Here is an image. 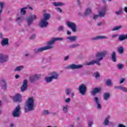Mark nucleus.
<instances>
[{"instance_id": "obj_1", "label": "nucleus", "mask_w": 127, "mask_h": 127, "mask_svg": "<svg viewBox=\"0 0 127 127\" xmlns=\"http://www.w3.org/2000/svg\"><path fill=\"white\" fill-rule=\"evenodd\" d=\"M63 38H53L50 41L47 42V46L39 49H36L34 50V52H35V53H39V52H42V51H44L45 50L52 49V48H54L53 44L55 43V41H57L58 40L61 41L63 40Z\"/></svg>"}, {"instance_id": "obj_2", "label": "nucleus", "mask_w": 127, "mask_h": 127, "mask_svg": "<svg viewBox=\"0 0 127 127\" xmlns=\"http://www.w3.org/2000/svg\"><path fill=\"white\" fill-rule=\"evenodd\" d=\"M35 100L33 97H30L28 98L25 104V112L28 113V112H31L34 110Z\"/></svg>"}, {"instance_id": "obj_3", "label": "nucleus", "mask_w": 127, "mask_h": 127, "mask_svg": "<svg viewBox=\"0 0 127 127\" xmlns=\"http://www.w3.org/2000/svg\"><path fill=\"white\" fill-rule=\"evenodd\" d=\"M106 54H108L107 51L97 53L96 55V58L98 61H101L103 60V59L106 56Z\"/></svg>"}, {"instance_id": "obj_4", "label": "nucleus", "mask_w": 127, "mask_h": 127, "mask_svg": "<svg viewBox=\"0 0 127 127\" xmlns=\"http://www.w3.org/2000/svg\"><path fill=\"white\" fill-rule=\"evenodd\" d=\"M108 9V6L104 5L102 8L98 11V15L99 17H104L106 15V12Z\"/></svg>"}, {"instance_id": "obj_5", "label": "nucleus", "mask_w": 127, "mask_h": 127, "mask_svg": "<svg viewBox=\"0 0 127 127\" xmlns=\"http://www.w3.org/2000/svg\"><path fill=\"white\" fill-rule=\"evenodd\" d=\"M13 116L14 118H18L20 116V106L18 105L13 111Z\"/></svg>"}, {"instance_id": "obj_6", "label": "nucleus", "mask_w": 127, "mask_h": 127, "mask_svg": "<svg viewBox=\"0 0 127 127\" xmlns=\"http://www.w3.org/2000/svg\"><path fill=\"white\" fill-rule=\"evenodd\" d=\"M36 19H37V15L36 14H33L31 15L27 20L28 25H31V24H32V22H33V20H35Z\"/></svg>"}, {"instance_id": "obj_7", "label": "nucleus", "mask_w": 127, "mask_h": 127, "mask_svg": "<svg viewBox=\"0 0 127 127\" xmlns=\"http://www.w3.org/2000/svg\"><path fill=\"white\" fill-rule=\"evenodd\" d=\"M66 25H67V26H68L70 28H71L73 32H76V24H75V23L68 21L66 22Z\"/></svg>"}, {"instance_id": "obj_8", "label": "nucleus", "mask_w": 127, "mask_h": 127, "mask_svg": "<svg viewBox=\"0 0 127 127\" xmlns=\"http://www.w3.org/2000/svg\"><path fill=\"white\" fill-rule=\"evenodd\" d=\"M82 67H83V65H81V64L78 65V64H72L67 66L66 68L67 69H72V70H74L75 69H80V68H82Z\"/></svg>"}, {"instance_id": "obj_9", "label": "nucleus", "mask_w": 127, "mask_h": 127, "mask_svg": "<svg viewBox=\"0 0 127 127\" xmlns=\"http://www.w3.org/2000/svg\"><path fill=\"white\" fill-rule=\"evenodd\" d=\"M49 76H50L53 79L58 80V79H59V73L55 71L50 72L49 73Z\"/></svg>"}, {"instance_id": "obj_10", "label": "nucleus", "mask_w": 127, "mask_h": 127, "mask_svg": "<svg viewBox=\"0 0 127 127\" xmlns=\"http://www.w3.org/2000/svg\"><path fill=\"white\" fill-rule=\"evenodd\" d=\"M79 93H80L81 95H85L86 91H87V87H86V86L84 84H81L79 87Z\"/></svg>"}, {"instance_id": "obj_11", "label": "nucleus", "mask_w": 127, "mask_h": 127, "mask_svg": "<svg viewBox=\"0 0 127 127\" xmlns=\"http://www.w3.org/2000/svg\"><path fill=\"white\" fill-rule=\"evenodd\" d=\"M94 101L96 104L97 109L98 110H101V109H102V104H101L99 98L97 97H95L94 98Z\"/></svg>"}, {"instance_id": "obj_12", "label": "nucleus", "mask_w": 127, "mask_h": 127, "mask_svg": "<svg viewBox=\"0 0 127 127\" xmlns=\"http://www.w3.org/2000/svg\"><path fill=\"white\" fill-rule=\"evenodd\" d=\"M27 80L25 79L23 80V84L21 87V92H24L26 89H27Z\"/></svg>"}, {"instance_id": "obj_13", "label": "nucleus", "mask_w": 127, "mask_h": 127, "mask_svg": "<svg viewBox=\"0 0 127 127\" xmlns=\"http://www.w3.org/2000/svg\"><path fill=\"white\" fill-rule=\"evenodd\" d=\"M39 25L40 27L42 28L46 27V26L48 25V22H47V20H45L44 19H42L39 23Z\"/></svg>"}, {"instance_id": "obj_14", "label": "nucleus", "mask_w": 127, "mask_h": 127, "mask_svg": "<svg viewBox=\"0 0 127 127\" xmlns=\"http://www.w3.org/2000/svg\"><path fill=\"white\" fill-rule=\"evenodd\" d=\"M7 55L2 54H0V63H3V62H5V61H7Z\"/></svg>"}, {"instance_id": "obj_15", "label": "nucleus", "mask_w": 127, "mask_h": 127, "mask_svg": "<svg viewBox=\"0 0 127 127\" xmlns=\"http://www.w3.org/2000/svg\"><path fill=\"white\" fill-rule=\"evenodd\" d=\"M21 95L17 93L13 96V100L14 102H21Z\"/></svg>"}, {"instance_id": "obj_16", "label": "nucleus", "mask_w": 127, "mask_h": 127, "mask_svg": "<svg viewBox=\"0 0 127 127\" xmlns=\"http://www.w3.org/2000/svg\"><path fill=\"white\" fill-rule=\"evenodd\" d=\"M101 90L102 89L101 88V87H99V88L96 87L91 91V94L93 96H95L96 94L98 93H100Z\"/></svg>"}, {"instance_id": "obj_17", "label": "nucleus", "mask_w": 127, "mask_h": 127, "mask_svg": "<svg viewBox=\"0 0 127 127\" xmlns=\"http://www.w3.org/2000/svg\"><path fill=\"white\" fill-rule=\"evenodd\" d=\"M97 64V65H98V66L101 65V63H100V62L97 61H92L90 62L89 63H85V65H87L88 66L90 65H94V64Z\"/></svg>"}, {"instance_id": "obj_18", "label": "nucleus", "mask_w": 127, "mask_h": 127, "mask_svg": "<svg viewBox=\"0 0 127 127\" xmlns=\"http://www.w3.org/2000/svg\"><path fill=\"white\" fill-rule=\"evenodd\" d=\"M92 40H100L101 39H108V37L105 36H98L92 38Z\"/></svg>"}, {"instance_id": "obj_19", "label": "nucleus", "mask_w": 127, "mask_h": 127, "mask_svg": "<svg viewBox=\"0 0 127 127\" xmlns=\"http://www.w3.org/2000/svg\"><path fill=\"white\" fill-rule=\"evenodd\" d=\"M23 21V19L22 18V16L17 17L16 19V22L18 25H21V23H22Z\"/></svg>"}, {"instance_id": "obj_20", "label": "nucleus", "mask_w": 127, "mask_h": 127, "mask_svg": "<svg viewBox=\"0 0 127 127\" xmlns=\"http://www.w3.org/2000/svg\"><path fill=\"white\" fill-rule=\"evenodd\" d=\"M65 3L62 2H53V5L54 6H63V5H64Z\"/></svg>"}, {"instance_id": "obj_21", "label": "nucleus", "mask_w": 127, "mask_h": 127, "mask_svg": "<svg viewBox=\"0 0 127 127\" xmlns=\"http://www.w3.org/2000/svg\"><path fill=\"white\" fill-rule=\"evenodd\" d=\"M69 109V106L68 105H64L62 107L63 112L64 114H67L68 110Z\"/></svg>"}, {"instance_id": "obj_22", "label": "nucleus", "mask_w": 127, "mask_h": 127, "mask_svg": "<svg viewBox=\"0 0 127 127\" xmlns=\"http://www.w3.org/2000/svg\"><path fill=\"white\" fill-rule=\"evenodd\" d=\"M39 77H40V75L38 74H35V75L30 76V81H31V82H34V81H35V80L38 79Z\"/></svg>"}, {"instance_id": "obj_23", "label": "nucleus", "mask_w": 127, "mask_h": 127, "mask_svg": "<svg viewBox=\"0 0 127 127\" xmlns=\"http://www.w3.org/2000/svg\"><path fill=\"white\" fill-rule=\"evenodd\" d=\"M110 119H111V116L108 115L104 120L103 123L104 126H108V125H109V123H110Z\"/></svg>"}, {"instance_id": "obj_24", "label": "nucleus", "mask_w": 127, "mask_h": 127, "mask_svg": "<svg viewBox=\"0 0 127 127\" xmlns=\"http://www.w3.org/2000/svg\"><path fill=\"white\" fill-rule=\"evenodd\" d=\"M90 13H92V9H91L90 7H88L85 10L84 15L85 16L89 15Z\"/></svg>"}, {"instance_id": "obj_25", "label": "nucleus", "mask_w": 127, "mask_h": 127, "mask_svg": "<svg viewBox=\"0 0 127 127\" xmlns=\"http://www.w3.org/2000/svg\"><path fill=\"white\" fill-rule=\"evenodd\" d=\"M111 97V94L110 93H105L104 94V99L105 101H108L109 98Z\"/></svg>"}, {"instance_id": "obj_26", "label": "nucleus", "mask_w": 127, "mask_h": 127, "mask_svg": "<svg viewBox=\"0 0 127 127\" xmlns=\"http://www.w3.org/2000/svg\"><path fill=\"white\" fill-rule=\"evenodd\" d=\"M7 44H8V39H3L1 42L2 46H5V45H7Z\"/></svg>"}, {"instance_id": "obj_27", "label": "nucleus", "mask_w": 127, "mask_h": 127, "mask_svg": "<svg viewBox=\"0 0 127 127\" xmlns=\"http://www.w3.org/2000/svg\"><path fill=\"white\" fill-rule=\"evenodd\" d=\"M50 14L44 13L43 19H45V20L48 21L50 18Z\"/></svg>"}, {"instance_id": "obj_28", "label": "nucleus", "mask_w": 127, "mask_h": 127, "mask_svg": "<svg viewBox=\"0 0 127 127\" xmlns=\"http://www.w3.org/2000/svg\"><path fill=\"white\" fill-rule=\"evenodd\" d=\"M112 58L113 62H117V55L116 54V52H112Z\"/></svg>"}, {"instance_id": "obj_29", "label": "nucleus", "mask_w": 127, "mask_h": 127, "mask_svg": "<svg viewBox=\"0 0 127 127\" xmlns=\"http://www.w3.org/2000/svg\"><path fill=\"white\" fill-rule=\"evenodd\" d=\"M77 37L76 36H70V37H67V39H68V40H69V41H75L76 40V39H77Z\"/></svg>"}, {"instance_id": "obj_30", "label": "nucleus", "mask_w": 127, "mask_h": 127, "mask_svg": "<svg viewBox=\"0 0 127 127\" xmlns=\"http://www.w3.org/2000/svg\"><path fill=\"white\" fill-rule=\"evenodd\" d=\"M116 89H119V90H121V91H123V92H127V89L126 87H122V86H116L115 87Z\"/></svg>"}, {"instance_id": "obj_31", "label": "nucleus", "mask_w": 127, "mask_h": 127, "mask_svg": "<svg viewBox=\"0 0 127 127\" xmlns=\"http://www.w3.org/2000/svg\"><path fill=\"white\" fill-rule=\"evenodd\" d=\"M52 80H53V79L51 76H46L45 77V81L46 83H51V82H52Z\"/></svg>"}, {"instance_id": "obj_32", "label": "nucleus", "mask_w": 127, "mask_h": 127, "mask_svg": "<svg viewBox=\"0 0 127 127\" xmlns=\"http://www.w3.org/2000/svg\"><path fill=\"white\" fill-rule=\"evenodd\" d=\"M118 51L120 54L124 53V48L123 47H119L118 48Z\"/></svg>"}, {"instance_id": "obj_33", "label": "nucleus", "mask_w": 127, "mask_h": 127, "mask_svg": "<svg viewBox=\"0 0 127 127\" xmlns=\"http://www.w3.org/2000/svg\"><path fill=\"white\" fill-rule=\"evenodd\" d=\"M106 85L109 87L113 86V83L112 82V80H111V79H107L106 81Z\"/></svg>"}, {"instance_id": "obj_34", "label": "nucleus", "mask_w": 127, "mask_h": 127, "mask_svg": "<svg viewBox=\"0 0 127 127\" xmlns=\"http://www.w3.org/2000/svg\"><path fill=\"white\" fill-rule=\"evenodd\" d=\"M25 9H27V7H25L21 9L20 13L21 14H25L26 11Z\"/></svg>"}, {"instance_id": "obj_35", "label": "nucleus", "mask_w": 127, "mask_h": 127, "mask_svg": "<svg viewBox=\"0 0 127 127\" xmlns=\"http://www.w3.org/2000/svg\"><path fill=\"white\" fill-rule=\"evenodd\" d=\"M24 67L22 65L17 66L14 69V71H21L23 69Z\"/></svg>"}, {"instance_id": "obj_36", "label": "nucleus", "mask_w": 127, "mask_h": 127, "mask_svg": "<svg viewBox=\"0 0 127 127\" xmlns=\"http://www.w3.org/2000/svg\"><path fill=\"white\" fill-rule=\"evenodd\" d=\"M125 39H126L125 35H121L119 36V40H120V41H123V40H125Z\"/></svg>"}, {"instance_id": "obj_37", "label": "nucleus", "mask_w": 127, "mask_h": 127, "mask_svg": "<svg viewBox=\"0 0 127 127\" xmlns=\"http://www.w3.org/2000/svg\"><path fill=\"white\" fill-rule=\"evenodd\" d=\"M122 26H117L116 27H114L113 29L112 30L113 31L119 30V29H121L122 28Z\"/></svg>"}, {"instance_id": "obj_38", "label": "nucleus", "mask_w": 127, "mask_h": 127, "mask_svg": "<svg viewBox=\"0 0 127 127\" xmlns=\"http://www.w3.org/2000/svg\"><path fill=\"white\" fill-rule=\"evenodd\" d=\"M115 13L117 14V15H121V14L123 13V9L120 8L119 11H116Z\"/></svg>"}, {"instance_id": "obj_39", "label": "nucleus", "mask_w": 127, "mask_h": 127, "mask_svg": "<svg viewBox=\"0 0 127 127\" xmlns=\"http://www.w3.org/2000/svg\"><path fill=\"white\" fill-rule=\"evenodd\" d=\"M79 46V44H73L72 45H70L69 46L70 48H76V47H78Z\"/></svg>"}, {"instance_id": "obj_40", "label": "nucleus", "mask_w": 127, "mask_h": 127, "mask_svg": "<svg viewBox=\"0 0 127 127\" xmlns=\"http://www.w3.org/2000/svg\"><path fill=\"white\" fill-rule=\"evenodd\" d=\"M2 83L3 84V85L2 86V89H3V90H6V83H5V81H2Z\"/></svg>"}, {"instance_id": "obj_41", "label": "nucleus", "mask_w": 127, "mask_h": 127, "mask_svg": "<svg viewBox=\"0 0 127 127\" xmlns=\"http://www.w3.org/2000/svg\"><path fill=\"white\" fill-rule=\"evenodd\" d=\"M99 17H100L99 14L98 15V14H93V15L92 16V18L94 20H96V19H98V18H99Z\"/></svg>"}, {"instance_id": "obj_42", "label": "nucleus", "mask_w": 127, "mask_h": 127, "mask_svg": "<svg viewBox=\"0 0 127 127\" xmlns=\"http://www.w3.org/2000/svg\"><path fill=\"white\" fill-rule=\"evenodd\" d=\"M4 7V2H0V9H3Z\"/></svg>"}, {"instance_id": "obj_43", "label": "nucleus", "mask_w": 127, "mask_h": 127, "mask_svg": "<svg viewBox=\"0 0 127 127\" xmlns=\"http://www.w3.org/2000/svg\"><path fill=\"white\" fill-rule=\"evenodd\" d=\"M71 92H72V89L70 88H67L66 89V93L67 95H70V94L71 93Z\"/></svg>"}, {"instance_id": "obj_44", "label": "nucleus", "mask_w": 127, "mask_h": 127, "mask_svg": "<svg viewBox=\"0 0 127 127\" xmlns=\"http://www.w3.org/2000/svg\"><path fill=\"white\" fill-rule=\"evenodd\" d=\"M55 9L58 12H60L61 13L63 11L62 9L60 7H56Z\"/></svg>"}, {"instance_id": "obj_45", "label": "nucleus", "mask_w": 127, "mask_h": 127, "mask_svg": "<svg viewBox=\"0 0 127 127\" xmlns=\"http://www.w3.org/2000/svg\"><path fill=\"white\" fill-rule=\"evenodd\" d=\"M94 77H95V78H99L100 73H99L98 72H96L94 73Z\"/></svg>"}, {"instance_id": "obj_46", "label": "nucleus", "mask_w": 127, "mask_h": 127, "mask_svg": "<svg viewBox=\"0 0 127 127\" xmlns=\"http://www.w3.org/2000/svg\"><path fill=\"white\" fill-rule=\"evenodd\" d=\"M43 114L44 115H49V111H48V110H43Z\"/></svg>"}, {"instance_id": "obj_47", "label": "nucleus", "mask_w": 127, "mask_h": 127, "mask_svg": "<svg viewBox=\"0 0 127 127\" xmlns=\"http://www.w3.org/2000/svg\"><path fill=\"white\" fill-rule=\"evenodd\" d=\"M118 66V67L119 68V69H122V68H123V67H124V64H119L117 65Z\"/></svg>"}, {"instance_id": "obj_48", "label": "nucleus", "mask_w": 127, "mask_h": 127, "mask_svg": "<svg viewBox=\"0 0 127 127\" xmlns=\"http://www.w3.org/2000/svg\"><path fill=\"white\" fill-rule=\"evenodd\" d=\"M64 102H65V103H69V102H71V99L70 98H67L66 99H65V100H64Z\"/></svg>"}, {"instance_id": "obj_49", "label": "nucleus", "mask_w": 127, "mask_h": 127, "mask_svg": "<svg viewBox=\"0 0 127 127\" xmlns=\"http://www.w3.org/2000/svg\"><path fill=\"white\" fill-rule=\"evenodd\" d=\"M93 121H90L88 122V127H92V125H93Z\"/></svg>"}, {"instance_id": "obj_50", "label": "nucleus", "mask_w": 127, "mask_h": 127, "mask_svg": "<svg viewBox=\"0 0 127 127\" xmlns=\"http://www.w3.org/2000/svg\"><path fill=\"white\" fill-rule=\"evenodd\" d=\"M118 127H127L124 124H120L118 125Z\"/></svg>"}, {"instance_id": "obj_51", "label": "nucleus", "mask_w": 127, "mask_h": 127, "mask_svg": "<svg viewBox=\"0 0 127 127\" xmlns=\"http://www.w3.org/2000/svg\"><path fill=\"white\" fill-rule=\"evenodd\" d=\"M125 78H122V79L120 80V84H123V83L124 82H125Z\"/></svg>"}, {"instance_id": "obj_52", "label": "nucleus", "mask_w": 127, "mask_h": 127, "mask_svg": "<svg viewBox=\"0 0 127 127\" xmlns=\"http://www.w3.org/2000/svg\"><path fill=\"white\" fill-rule=\"evenodd\" d=\"M64 27L63 26H60L59 27V30H63Z\"/></svg>"}, {"instance_id": "obj_53", "label": "nucleus", "mask_w": 127, "mask_h": 127, "mask_svg": "<svg viewBox=\"0 0 127 127\" xmlns=\"http://www.w3.org/2000/svg\"><path fill=\"white\" fill-rule=\"evenodd\" d=\"M24 55L26 57H28V56H29V54L27 53V52H25Z\"/></svg>"}, {"instance_id": "obj_54", "label": "nucleus", "mask_w": 127, "mask_h": 127, "mask_svg": "<svg viewBox=\"0 0 127 127\" xmlns=\"http://www.w3.org/2000/svg\"><path fill=\"white\" fill-rule=\"evenodd\" d=\"M69 59V56H66L64 58V61H67V60H68Z\"/></svg>"}, {"instance_id": "obj_55", "label": "nucleus", "mask_w": 127, "mask_h": 127, "mask_svg": "<svg viewBox=\"0 0 127 127\" xmlns=\"http://www.w3.org/2000/svg\"><path fill=\"white\" fill-rule=\"evenodd\" d=\"M102 24H103V23L102 22H100L97 23V25H98V26H101V25H102Z\"/></svg>"}, {"instance_id": "obj_56", "label": "nucleus", "mask_w": 127, "mask_h": 127, "mask_svg": "<svg viewBox=\"0 0 127 127\" xmlns=\"http://www.w3.org/2000/svg\"><path fill=\"white\" fill-rule=\"evenodd\" d=\"M71 32L69 31L68 30L67 31V35H71Z\"/></svg>"}, {"instance_id": "obj_57", "label": "nucleus", "mask_w": 127, "mask_h": 127, "mask_svg": "<svg viewBox=\"0 0 127 127\" xmlns=\"http://www.w3.org/2000/svg\"><path fill=\"white\" fill-rule=\"evenodd\" d=\"M15 77L16 79H18V78H19V75L16 74V75L15 76Z\"/></svg>"}, {"instance_id": "obj_58", "label": "nucleus", "mask_w": 127, "mask_h": 127, "mask_svg": "<svg viewBox=\"0 0 127 127\" xmlns=\"http://www.w3.org/2000/svg\"><path fill=\"white\" fill-rule=\"evenodd\" d=\"M35 37V35H33L31 37L30 39H33Z\"/></svg>"}, {"instance_id": "obj_59", "label": "nucleus", "mask_w": 127, "mask_h": 127, "mask_svg": "<svg viewBox=\"0 0 127 127\" xmlns=\"http://www.w3.org/2000/svg\"><path fill=\"white\" fill-rule=\"evenodd\" d=\"M118 36V35H112V37L113 38H115V37H117Z\"/></svg>"}, {"instance_id": "obj_60", "label": "nucleus", "mask_w": 127, "mask_h": 127, "mask_svg": "<svg viewBox=\"0 0 127 127\" xmlns=\"http://www.w3.org/2000/svg\"><path fill=\"white\" fill-rule=\"evenodd\" d=\"M124 10L127 13V7H125L124 8Z\"/></svg>"}, {"instance_id": "obj_61", "label": "nucleus", "mask_w": 127, "mask_h": 127, "mask_svg": "<svg viewBox=\"0 0 127 127\" xmlns=\"http://www.w3.org/2000/svg\"><path fill=\"white\" fill-rule=\"evenodd\" d=\"M78 127H83V126L81 124H79Z\"/></svg>"}, {"instance_id": "obj_62", "label": "nucleus", "mask_w": 127, "mask_h": 127, "mask_svg": "<svg viewBox=\"0 0 127 127\" xmlns=\"http://www.w3.org/2000/svg\"><path fill=\"white\" fill-rule=\"evenodd\" d=\"M71 97H72V98H73V97H74V93H71Z\"/></svg>"}, {"instance_id": "obj_63", "label": "nucleus", "mask_w": 127, "mask_h": 127, "mask_svg": "<svg viewBox=\"0 0 127 127\" xmlns=\"http://www.w3.org/2000/svg\"><path fill=\"white\" fill-rule=\"evenodd\" d=\"M70 127H74V125L71 124L70 126Z\"/></svg>"}, {"instance_id": "obj_64", "label": "nucleus", "mask_w": 127, "mask_h": 127, "mask_svg": "<svg viewBox=\"0 0 127 127\" xmlns=\"http://www.w3.org/2000/svg\"><path fill=\"white\" fill-rule=\"evenodd\" d=\"M14 127L13 124H11L10 125V127Z\"/></svg>"}]
</instances>
